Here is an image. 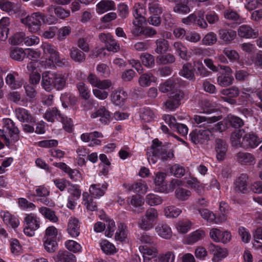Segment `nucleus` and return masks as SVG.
<instances>
[{
  "label": "nucleus",
  "instance_id": "f257e3e1",
  "mask_svg": "<svg viewBox=\"0 0 262 262\" xmlns=\"http://www.w3.org/2000/svg\"><path fill=\"white\" fill-rule=\"evenodd\" d=\"M66 84V78L59 73L47 71L42 74L41 85L47 92L53 89L62 90Z\"/></svg>",
  "mask_w": 262,
  "mask_h": 262
},
{
  "label": "nucleus",
  "instance_id": "f03ea898",
  "mask_svg": "<svg viewBox=\"0 0 262 262\" xmlns=\"http://www.w3.org/2000/svg\"><path fill=\"white\" fill-rule=\"evenodd\" d=\"M26 15V14L25 16L20 17V21L26 26L29 32L32 33H36L40 30L41 21L44 23H51L46 19V15L39 12Z\"/></svg>",
  "mask_w": 262,
  "mask_h": 262
},
{
  "label": "nucleus",
  "instance_id": "7ed1b4c3",
  "mask_svg": "<svg viewBox=\"0 0 262 262\" xmlns=\"http://www.w3.org/2000/svg\"><path fill=\"white\" fill-rule=\"evenodd\" d=\"M18 134L19 130L17 127L15 126L13 121L9 118L6 119L4 121L3 129H0V136L5 140L6 144L7 143L9 144L10 143L8 136L14 142L19 139Z\"/></svg>",
  "mask_w": 262,
  "mask_h": 262
},
{
  "label": "nucleus",
  "instance_id": "20e7f679",
  "mask_svg": "<svg viewBox=\"0 0 262 262\" xmlns=\"http://www.w3.org/2000/svg\"><path fill=\"white\" fill-rule=\"evenodd\" d=\"M151 148L154 149V153L159 157L162 161H166L173 158L174 155L171 150H168L166 146H162V142L158 139L152 141Z\"/></svg>",
  "mask_w": 262,
  "mask_h": 262
},
{
  "label": "nucleus",
  "instance_id": "39448f33",
  "mask_svg": "<svg viewBox=\"0 0 262 262\" xmlns=\"http://www.w3.org/2000/svg\"><path fill=\"white\" fill-rule=\"evenodd\" d=\"M41 48L43 50L44 55L52 62L68 64L67 59L63 58L61 60L58 52L51 45L45 43L42 45Z\"/></svg>",
  "mask_w": 262,
  "mask_h": 262
},
{
  "label": "nucleus",
  "instance_id": "423d86ee",
  "mask_svg": "<svg viewBox=\"0 0 262 262\" xmlns=\"http://www.w3.org/2000/svg\"><path fill=\"white\" fill-rule=\"evenodd\" d=\"M179 78H169L160 84L159 91L163 93H168L169 96L176 94L178 91H182L179 88Z\"/></svg>",
  "mask_w": 262,
  "mask_h": 262
},
{
  "label": "nucleus",
  "instance_id": "0eeeda50",
  "mask_svg": "<svg viewBox=\"0 0 262 262\" xmlns=\"http://www.w3.org/2000/svg\"><path fill=\"white\" fill-rule=\"evenodd\" d=\"M212 135L209 129H195L189 135L191 141L195 144H203L209 140Z\"/></svg>",
  "mask_w": 262,
  "mask_h": 262
},
{
  "label": "nucleus",
  "instance_id": "6e6552de",
  "mask_svg": "<svg viewBox=\"0 0 262 262\" xmlns=\"http://www.w3.org/2000/svg\"><path fill=\"white\" fill-rule=\"evenodd\" d=\"M210 237L216 242H221L223 243L229 242L231 238V235L229 232H222L217 228H212L210 231Z\"/></svg>",
  "mask_w": 262,
  "mask_h": 262
},
{
  "label": "nucleus",
  "instance_id": "1a4fd4ad",
  "mask_svg": "<svg viewBox=\"0 0 262 262\" xmlns=\"http://www.w3.org/2000/svg\"><path fill=\"white\" fill-rule=\"evenodd\" d=\"M210 252L213 255V262H220L228 255V251L225 248L211 244L209 247Z\"/></svg>",
  "mask_w": 262,
  "mask_h": 262
},
{
  "label": "nucleus",
  "instance_id": "9d476101",
  "mask_svg": "<svg viewBox=\"0 0 262 262\" xmlns=\"http://www.w3.org/2000/svg\"><path fill=\"white\" fill-rule=\"evenodd\" d=\"M184 94L183 91H178L174 95L169 96V99L164 103L166 108L174 110L180 104V101L183 98Z\"/></svg>",
  "mask_w": 262,
  "mask_h": 262
},
{
  "label": "nucleus",
  "instance_id": "9b49d317",
  "mask_svg": "<svg viewBox=\"0 0 262 262\" xmlns=\"http://www.w3.org/2000/svg\"><path fill=\"white\" fill-rule=\"evenodd\" d=\"M215 143L216 159L219 161H222L225 159L228 145L225 141L220 138L215 139Z\"/></svg>",
  "mask_w": 262,
  "mask_h": 262
},
{
  "label": "nucleus",
  "instance_id": "f8f14e48",
  "mask_svg": "<svg viewBox=\"0 0 262 262\" xmlns=\"http://www.w3.org/2000/svg\"><path fill=\"white\" fill-rule=\"evenodd\" d=\"M16 117L21 122H27L30 124H35L36 119L29 113L28 111L23 108H18L15 110Z\"/></svg>",
  "mask_w": 262,
  "mask_h": 262
},
{
  "label": "nucleus",
  "instance_id": "ddd939ff",
  "mask_svg": "<svg viewBox=\"0 0 262 262\" xmlns=\"http://www.w3.org/2000/svg\"><path fill=\"white\" fill-rule=\"evenodd\" d=\"M237 33L239 37L246 38H255L258 36L257 30L253 29L250 26L242 25L237 29Z\"/></svg>",
  "mask_w": 262,
  "mask_h": 262
},
{
  "label": "nucleus",
  "instance_id": "4468645a",
  "mask_svg": "<svg viewBox=\"0 0 262 262\" xmlns=\"http://www.w3.org/2000/svg\"><path fill=\"white\" fill-rule=\"evenodd\" d=\"M248 176L246 173L241 174L234 182V190L238 192L246 193L248 184Z\"/></svg>",
  "mask_w": 262,
  "mask_h": 262
},
{
  "label": "nucleus",
  "instance_id": "2eb2a0df",
  "mask_svg": "<svg viewBox=\"0 0 262 262\" xmlns=\"http://www.w3.org/2000/svg\"><path fill=\"white\" fill-rule=\"evenodd\" d=\"M144 9L142 4L136 3L134 6V15L136 20H134L133 24L134 27H142L143 21L145 18L142 16V13Z\"/></svg>",
  "mask_w": 262,
  "mask_h": 262
},
{
  "label": "nucleus",
  "instance_id": "dca6fc26",
  "mask_svg": "<svg viewBox=\"0 0 262 262\" xmlns=\"http://www.w3.org/2000/svg\"><path fill=\"white\" fill-rule=\"evenodd\" d=\"M13 4L8 0H0V8L3 11L9 12L12 10L16 17H20L25 16L26 12L22 9L13 10Z\"/></svg>",
  "mask_w": 262,
  "mask_h": 262
},
{
  "label": "nucleus",
  "instance_id": "f3484780",
  "mask_svg": "<svg viewBox=\"0 0 262 262\" xmlns=\"http://www.w3.org/2000/svg\"><path fill=\"white\" fill-rule=\"evenodd\" d=\"M236 161L243 165L251 164L255 161V158L250 153L239 151L235 155Z\"/></svg>",
  "mask_w": 262,
  "mask_h": 262
},
{
  "label": "nucleus",
  "instance_id": "a211bd4d",
  "mask_svg": "<svg viewBox=\"0 0 262 262\" xmlns=\"http://www.w3.org/2000/svg\"><path fill=\"white\" fill-rule=\"evenodd\" d=\"M244 141L246 142L247 145L249 147L254 148L257 147L261 142V140L257 135L253 132L245 133Z\"/></svg>",
  "mask_w": 262,
  "mask_h": 262
},
{
  "label": "nucleus",
  "instance_id": "6ab92c4d",
  "mask_svg": "<svg viewBox=\"0 0 262 262\" xmlns=\"http://www.w3.org/2000/svg\"><path fill=\"white\" fill-rule=\"evenodd\" d=\"M220 38L226 44L230 43L236 36V33L232 30L220 29L219 30Z\"/></svg>",
  "mask_w": 262,
  "mask_h": 262
},
{
  "label": "nucleus",
  "instance_id": "aec40b11",
  "mask_svg": "<svg viewBox=\"0 0 262 262\" xmlns=\"http://www.w3.org/2000/svg\"><path fill=\"white\" fill-rule=\"evenodd\" d=\"M91 117L95 118L99 117V120L104 124H107L110 121V112L104 107H101L96 112L91 115Z\"/></svg>",
  "mask_w": 262,
  "mask_h": 262
},
{
  "label": "nucleus",
  "instance_id": "412c9836",
  "mask_svg": "<svg viewBox=\"0 0 262 262\" xmlns=\"http://www.w3.org/2000/svg\"><path fill=\"white\" fill-rule=\"evenodd\" d=\"M180 73L181 76L189 80L194 81L195 79L194 69L189 62L183 64Z\"/></svg>",
  "mask_w": 262,
  "mask_h": 262
},
{
  "label": "nucleus",
  "instance_id": "4be33fe9",
  "mask_svg": "<svg viewBox=\"0 0 262 262\" xmlns=\"http://www.w3.org/2000/svg\"><path fill=\"white\" fill-rule=\"evenodd\" d=\"M115 10V4L114 1L102 0L97 5V12L102 14L108 10Z\"/></svg>",
  "mask_w": 262,
  "mask_h": 262
},
{
  "label": "nucleus",
  "instance_id": "5701e85b",
  "mask_svg": "<svg viewBox=\"0 0 262 262\" xmlns=\"http://www.w3.org/2000/svg\"><path fill=\"white\" fill-rule=\"evenodd\" d=\"M107 186L108 184L106 183L102 184L101 188L100 184H92L90 186L89 191L92 195L99 198L104 194Z\"/></svg>",
  "mask_w": 262,
  "mask_h": 262
},
{
  "label": "nucleus",
  "instance_id": "b1692460",
  "mask_svg": "<svg viewBox=\"0 0 262 262\" xmlns=\"http://www.w3.org/2000/svg\"><path fill=\"white\" fill-rule=\"evenodd\" d=\"M246 131L244 129H238L233 132L231 135L230 140L231 143L234 147H241V139L242 138L244 141L245 138Z\"/></svg>",
  "mask_w": 262,
  "mask_h": 262
},
{
  "label": "nucleus",
  "instance_id": "393cba45",
  "mask_svg": "<svg viewBox=\"0 0 262 262\" xmlns=\"http://www.w3.org/2000/svg\"><path fill=\"white\" fill-rule=\"evenodd\" d=\"M222 118V116H201L195 115L194 117V120L197 124L204 123L203 125L214 123Z\"/></svg>",
  "mask_w": 262,
  "mask_h": 262
},
{
  "label": "nucleus",
  "instance_id": "a878e982",
  "mask_svg": "<svg viewBox=\"0 0 262 262\" xmlns=\"http://www.w3.org/2000/svg\"><path fill=\"white\" fill-rule=\"evenodd\" d=\"M155 230L158 234L162 238L169 239L172 236L171 228L166 224H159Z\"/></svg>",
  "mask_w": 262,
  "mask_h": 262
},
{
  "label": "nucleus",
  "instance_id": "bb28decb",
  "mask_svg": "<svg viewBox=\"0 0 262 262\" xmlns=\"http://www.w3.org/2000/svg\"><path fill=\"white\" fill-rule=\"evenodd\" d=\"M55 260L57 262H76L74 254L67 251H59L56 255Z\"/></svg>",
  "mask_w": 262,
  "mask_h": 262
},
{
  "label": "nucleus",
  "instance_id": "cd10ccee",
  "mask_svg": "<svg viewBox=\"0 0 262 262\" xmlns=\"http://www.w3.org/2000/svg\"><path fill=\"white\" fill-rule=\"evenodd\" d=\"M112 101L117 105H122L127 98V94L123 90H118L111 95Z\"/></svg>",
  "mask_w": 262,
  "mask_h": 262
},
{
  "label": "nucleus",
  "instance_id": "c85d7f7f",
  "mask_svg": "<svg viewBox=\"0 0 262 262\" xmlns=\"http://www.w3.org/2000/svg\"><path fill=\"white\" fill-rule=\"evenodd\" d=\"M10 56L14 60L22 61L26 57V49L18 47L12 48L10 51Z\"/></svg>",
  "mask_w": 262,
  "mask_h": 262
},
{
  "label": "nucleus",
  "instance_id": "c756f323",
  "mask_svg": "<svg viewBox=\"0 0 262 262\" xmlns=\"http://www.w3.org/2000/svg\"><path fill=\"white\" fill-rule=\"evenodd\" d=\"M224 122L234 128H239L244 125V121L238 117L229 115L224 119Z\"/></svg>",
  "mask_w": 262,
  "mask_h": 262
},
{
  "label": "nucleus",
  "instance_id": "7c9ffc66",
  "mask_svg": "<svg viewBox=\"0 0 262 262\" xmlns=\"http://www.w3.org/2000/svg\"><path fill=\"white\" fill-rule=\"evenodd\" d=\"M78 220L76 219H71L68 223V233L73 237L78 236L80 233Z\"/></svg>",
  "mask_w": 262,
  "mask_h": 262
},
{
  "label": "nucleus",
  "instance_id": "2f4dec72",
  "mask_svg": "<svg viewBox=\"0 0 262 262\" xmlns=\"http://www.w3.org/2000/svg\"><path fill=\"white\" fill-rule=\"evenodd\" d=\"M70 56L75 62H83L85 60V54L76 47H72L71 49Z\"/></svg>",
  "mask_w": 262,
  "mask_h": 262
},
{
  "label": "nucleus",
  "instance_id": "473e14b6",
  "mask_svg": "<svg viewBox=\"0 0 262 262\" xmlns=\"http://www.w3.org/2000/svg\"><path fill=\"white\" fill-rule=\"evenodd\" d=\"M173 47L181 58L185 60L189 59L190 56L187 54V49L182 42H175Z\"/></svg>",
  "mask_w": 262,
  "mask_h": 262
},
{
  "label": "nucleus",
  "instance_id": "72a5a7b5",
  "mask_svg": "<svg viewBox=\"0 0 262 262\" xmlns=\"http://www.w3.org/2000/svg\"><path fill=\"white\" fill-rule=\"evenodd\" d=\"M156 48L155 52L158 54H162L167 52L169 48L168 41L164 38H159L156 41Z\"/></svg>",
  "mask_w": 262,
  "mask_h": 262
},
{
  "label": "nucleus",
  "instance_id": "f704fd0d",
  "mask_svg": "<svg viewBox=\"0 0 262 262\" xmlns=\"http://www.w3.org/2000/svg\"><path fill=\"white\" fill-rule=\"evenodd\" d=\"M139 250L143 254V255H147L152 257L156 256L158 253L155 244H154V245H145L141 246L139 247Z\"/></svg>",
  "mask_w": 262,
  "mask_h": 262
},
{
  "label": "nucleus",
  "instance_id": "c9c22d12",
  "mask_svg": "<svg viewBox=\"0 0 262 262\" xmlns=\"http://www.w3.org/2000/svg\"><path fill=\"white\" fill-rule=\"evenodd\" d=\"M140 59L142 64L146 67L151 68L155 66V57L148 53H142L140 55Z\"/></svg>",
  "mask_w": 262,
  "mask_h": 262
},
{
  "label": "nucleus",
  "instance_id": "e433bc0d",
  "mask_svg": "<svg viewBox=\"0 0 262 262\" xmlns=\"http://www.w3.org/2000/svg\"><path fill=\"white\" fill-rule=\"evenodd\" d=\"M224 14L225 18L227 19L233 21L238 24L243 22V18L236 11L230 9L226 10Z\"/></svg>",
  "mask_w": 262,
  "mask_h": 262
},
{
  "label": "nucleus",
  "instance_id": "4c0bfd02",
  "mask_svg": "<svg viewBox=\"0 0 262 262\" xmlns=\"http://www.w3.org/2000/svg\"><path fill=\"white\" fill-rule=\"evenodd\" d=\"M157 62L159 64H168L175 62V56L171 54L167 53L165 55H160L157 57Z\"/></svg>",
  "mask_w": 262,
  "mask_h": 262
},
{
  "label": "nucleus",
  "instance_id": "58836bf2",
  "mask_svg": "<svg viewBox=\"0 0 262 262\" xmlns=\"http://www.w3.org/2000/svg\"><path fill=\"white\" fill-rule=\"evenodd\" d=\"M164 214L167 217L176 218L182 212L181 209L174 206H169L166 207L164 209Z\"/></svg>",
  "mask_w": 262,
  "mask_h": 262
},
{
  "label": "nucleus",
  "instance_id": "ea45409f",
  "mask_svg": "<svg viewBox=\"0 0 262 262\" xmlns=\"http://www.w3.org/2000/svg\"><path fill=\"white\" fill-rule=\"evenodd\" d=\"M155 77L150 73L143 74L140 77L139 83L141 86H147L155 81Z\"/></svg>",
  "mask_w": 262,
  "mask_h": 262
},
{
  "label": "nucleus",
  "instance_id": "a19ab883",
  "mask_svg": "<svg viewBox=\"0 0 262 262\" xmlns=\"http://www.w3.org/2000/svg\"><path fill=\"white\" fill-rule=\"evenodd\" d=\"M148 8L150 13L152 14H161L163 10L157 0H153L149 2Z\"/></svg>",
  "mask_w": 262,
  "mask_h": 262
},
{
  "label": "nucleus",
  "instance_id": "79ce46f5",
  "mask_svg": "<svg viewBox=\"0 0 262 262\" xmlns=\"http://www.w3.org/2000/svg\"><path fill=\"white\" fill-rule=\"evenodd\" d=\"M128 189L129 191L132 190L137 193L144 194L147 191V187L144 183L137 182L129 186Z\"/></svg>",
  "mask_w": 262,
  "mask_h": 262
},
{
  "label": "nucleus",
  "instance_id": "37998d69",
  "mask_svg": "<svg viewBox=\"0 0 262 262\" xmlns=\"http://www.w3.org/2000/svg\"><path fill=\"white\" fill-rule=\"evenodd\" d=\"M217 40V35L213 32L207 33L202 40V44L206 46L214 45Z\"/></svg>",
  "mask_w": 262,
  "mask_h": 262
},
{
  "label": "nucleus",
  "instance_id": "c03bdc74",
  "mask_svg": "<svg viewBox=\"0 0 262 262\" xmlns=\"http://www.w3.org/2000/svg\"><path fill=\"white\" fill-rule=\"evenodd\" d=\"M170 172L175 177L181 178L184 176L186 169L183 166L179 164H176L171 166Z\"/></svg>",
  "mask_w": 262,
  "mask_h": 262
},
{
  "label": "nucleus",
  "instance_id": "a18cd8bd",
  "mask_svg": "<svg viewBox=\"0 0 262 262\" xmlns=\"http://www.w3.org/2000/svg\"><path fill=\"white\" fill-rule=\"evenodd\" d=\"M191 191L182 187L178 188L175 191V196L180 201H185L191 195Z\"/></svg>",
  "mask_w": 262,
  "mask_h": 262
},
{
  "label": "nucleus",
  "instance_id": "49530a36",
  "mask_svg": "<svg viewBox=\"0 0 262 262\" xmlns=\"http://www.w3.org/2000/svg\"><path fill=\"white\" fill-rule=\"evenodd\" d=\"M145 201L150 206H155L161 204L163 200L158 195L150 193L146 196Z\"/></svg>",
  "mask_w": 262,
  "mask_h": 262
},
{
  "label": "nucleus",
  "instance_id": "de8ad7c7",
  "mask_svg": "<svg viewBox=\"0 0 262 262\" xmlns=\"http://www.w3.org/2000/svg\"><path fill=\"white\" fill-rule=\"evenodd\" d=\"M40 212L47 219L53 222L58 221V217L55 215V212L47 207H41L39 209Z\"/></svg>",
  "mask_w": 262,
  "mask_h": 262
},
{
  "label": "nucleus",
  "instance_id": "09e8293b",
  "mask_svg": "<svg viewBox=\"0 0 262 262\" xmlns=\"http://www.w3.org/2000/svg\"><path fill=\"white\" fill-rule=\"evenodd\" d=\"M77 88L80 96L84 100H86L90 98V94L89 89L83 82H79L77 84Z\"/></svg>",
  "mask_w": 262,
  "mask_h": 262
},
{
  "label": "nucleus",
  "instance_id": "8fccbe9b",
  "mask_svg": "<svg viewBox=\"0 0 262 262\" xmlns=\"http://www.w3.org/2000/svg\"><path fill=\"white\" fill-rule=\"evenodd\" d=\"M25 36L24 32H17L10 37V42L13 45H20L22 42H24Z\"/></svg>",
  "mask_w": 262,
  "mask_h": 262
},
{
  "label": "nucleus",
  "instance_id": "3c124183",
  "mask_svg": "<svg viewBox=\"0 0 262 262\" xmlns=\"http://www.w3.org/2000/svg\"><path fill=\"white\" fill-rule=\"evenodd\" d=\"M59 121L63 124V127L64 130L69 133L73 130V123L72 120L67 117H64L61 114H59Z\"/></svg>",
  "mask_w": 262,
  "mask_h": 262
},
{
  "label": "nucleus",
  "instance_id": "603ef678",
  "mask_svg": "<svg viewBox=\"0 0 262 262\" xmlns=\"http://www.w3.org/2000/svg\"><path fill=\"white\" fill-rule=\"evenodd\" d=\"M204 235V232L202 230H196L193 232L187 237V243L188 244H193L203 238Z\"/></svg>",
  "mask_w": 262,
  "mask_h": 262
},
{
  "label": "nucleus",
  "instance_id": "864d4df0",
  "mask_svg": "<svg viewBox=\"0 0 262 262\" xmlns=\"http://www.w3.org/2000/svg\"><path fill=\"white\" fill-rule=\"evenodd\" d=\"M223 53L231 61H237L239 59L238 53L235 50L230 48H225L223 50Z\"/></svg>",
  "mask_w": 262,
  "mask_h": 262
},
{
  "label": "nucleus",
  "instance_id": "5fc2aeb1",
  "mask_svg": "<svg viewBox=\"0 0 262 262\" xmlns=\"http://www.w3.org/2000/svg\"><path fill=\"white\" fill-rule=\"evenodd\" d=\"M59 114L61 113H60V112L58 111V110L56 107H54L47 111V112L45 114V118L48 121L53 122H54L55 118H57L58 120H59Z\"/></svg>",
  "mask_w": 262,
  "mask_h": 262
},
{
  "label": "nucleus",
  "instance_id": "6e6d98bb",
  "mask_svg": "<svg viewBox=\"0 0 262 262\" xmlns=\"http://www.w3.org/2000/svg\"><path fill=\"white\" fill-rule=\"evenodd\" d=\"M234 78L231 76L222 75L217 78L218 84L224 87L228 86L233 83Z\"/></svg>",
  "mask_w": 262,
  "mask_h": 262
},
{
  "label": "nucleus",
  "instance_id": "4d7b16f0",
  "mask_svg": "<svg viewBox=\"0 0 262 262\" xmlns=\"http://www.w3.org/2000/svg\"><path fill=\"white\" fill-rule=\"evenodd\" d=\"M199 212L202 217L209 222H213L216 219L214 214L207 209H201Z\"/></svg>",
  "mask_w": 262,
  "mask_h": 262
},
{
  "label": "nucleus",
  "instance_id": "13d9d810",
  "mask_svg": "<svg viewBox=\"0 0 262 262\" xmlns=\"http://www.w3.org/2000/svg\"><path fill=\"white\" fill-rule=\"evenodd\" d=\"M174 254L171 251H167L164 253H162L158 257L159 262H174Z\"/></svg>",
  "mask_w": 262,
  "mask_h": 262
},
{
  "label": "nucleus",
  "instance_id": "bf43d9fd",
  "mask_svg": "<svg viewBox=\"0 0 262 262\" xmlns=\"http://www.w3.org/2000/svg\"><path fill=\"white\" fill-rule=\"evenodd\" d=\"M126 226L122 223L118 225V230L115 234L116 239L119 241H123L126 237V232L125 231Z\"/></svg>",
  "mask_w": 262,
  "mask_h": 262
},
{
  "label": "nucleus",
  "instance_id": "052dcab7",
  "mask_svg": "<svg viewBox=\"0 0 262 262\" xmlns=\"http://www.w3.org/2000/svg\"><path fill=\"white\" fill-rule=\"evenodd\" d=\"M26 226L30 227L33 229H37L39 227V221L31 215H28L25 217Z\"/></svg>",
  "mask_w": 262,
  "mask_h": 262
},
{
  "label": "nucleus",
  "instance_id": "680f3d73",
  "mask_svg": "<svg viewBox=\"0 0 262 262\" xmlns=\"http://www.w3.org/2000/svg\"><path fill=\"white\" fill-rule=\"evenodd\" d=\"M138 225L142 229L148 230L154 227V222L148 220L145 216H143L139 221Z\"/></svg>",
  "mask_w": 262,
  "mask_h": 262
},
{
  "label": "nucleus",
  "instance_id": "e2e57ef3",
  "mask_svg": "<svg viewBox=\"0 0 262 262\" xmlns=\"http://www.w3.org/2000/svg\"><path fill=\"white\" fill-rule=\"evenodd\" d=\"M43 245L45 250L49 253H53L57 248V243L53 239H45Z\"/></svg>",
  "mask_w": 262,
  "mask_h": 262
},
{
  "label": "nucleus",
  "instance_id": "0e129e2a",
  "mask_svg": "<svg viewBox=\"0 0 262 262\" xmlns=\"http://www.w3.org/2000/svg\"><path fill=\"white\" fill-rule=\"evenodd\" d=\"M221 93L231 98L237 97L239 94V91L237 87L235 86H231L230 88L223 90Z\"/></svg>",
  "mask_w": 262,
  "mask_h": 262
},
{
  "label": "nucleus",
  "instance_id": "69168bd1",
  "mask_svg": "<svg viewBox=\"0 0 262 262\" xmlns=\"http://www.w3.org/2000/svg\"><path fill=\"white\" fill-rule=\"evenodd\" d=\"M105 224V227H106L105 234L108 237H112L116 229L115 222L110 219H107Z\"/></svg>",
  "mask_w": 262,
  "mask_h": 262
},
{
  "label": "nucleus",
  "instance_id": "338daca9",
  "mask_svg": "<svg viewBox=\"0 0 262 262\" xmlns=\"http://www.w3.org/2000/svg\"><path fill=\"white\" fill-rule=\"evenodd\" d=\"M173 11L177 13L186 14L190 12L189 7L186 4L182 2L177 4L173 7Z\"/></svg>",
  "mask_w": 262,
  "mask_h": 262
},
{
  "label": "nucleus",
  "instance_id": "774afa93",
  "mask_svg": "<svg viewBox=\"0 0 262 262\" xmlns=\"http://www.w3.org/2000/svg\"><path fill=\"white\" fill-rule=\"evenodd\" d=\"M67 248L73 252H78L80 251L81 247L80 244L73 240L67 241L65 243Z\"/></svg>",
  "mask_w": 262,
  "mask_h": 262
}]
</instances>
